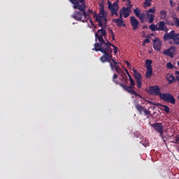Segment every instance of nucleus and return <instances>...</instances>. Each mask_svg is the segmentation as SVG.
Instances as JSON below:
<instances>
[{"mask_svg": "<svg viewBox=\"0 0 179 179\" xmlns=\"http://www.w3.org/2000/svg\"><path fill=\"white\" fill-rule=\"evenodd\" d=\"M73 5V8L78 10H76L73 13L72 17L77 22H82L83 23L87 22L90 19V15L92 13V10H91V8L86 10V6L78 4Z\"/></svg>", "mask_w": 179, "mask_h": 179, "instance_id": "1", "label": "nucleus"}, {"mask_svg": "<svg viewBox=\"0 0 179 179\" xmlns=\"http://www.w3.org/2000/svg\"><path fill=\"white\" fill-rule=\"evenodd\" d=\"M91 14L93 15V17L96 19V22H99V26L101 27H103V23L106 24L108 22V13L105 11L103 5H102L99 8V14H97L95 11L93 10Z\"/></svg>", "mask_w": 179, "mask_h": 179, "instance_id": "2", "label": "nucleus"}, {"mask_svg": "<svg viewBox=\"0 0 179 179\" xmlns=\"http://www.w3.org/2000/svg\"><path fill=\"white\" fill-rule=\"evenodd\" d=\"M95 52H102L103 55L100 57V61L102 63L105 62H111L113 59V49L111 48H107L105 49H96Z\"/></svg>", "mask_w": 179, "mask_h": 179, "instance_id": "3", "label": "nucleus"}, {"mask_svg": "<svg viewBox=\"0 0 179 179\" xmlns=\"http://www.w3.org/2000/svg\"><path fill=\"white\" fill-rule=\"evenodd\" d=\"M103 36H95V41L94 46V48L92 49V50H99V49H107V48H111L110 45H112V43L109 42L107 40V42H106L103 38ZM97 39L99 40V42H97Z\"/></svg>", "mask_w": 179, "mask_h": 179, "instance_id": "4", "label": "nucleus"}, {"mask_svg": "<svg viewBox=\"0 0 179 179\" xmlns=\"http://www.w3.org/2000/svg\"><path fill=\"white\" fill-rule=\"evenodd\" d=\"M163 39L164 41L172 40L173 45H179V33H176L174 30L166 33L163 36Z\"/></svg>", "mask_w": 179, "mask_h": 179, "instance_id": "5", "label": "nucleus"}, {"mask_svg": "<svg viewBox=\"0 0 179 179\" xmlns=\"http://www.w3.org/2000/svg\"><path fill=\"white\" fill-rule=\"evenodd\" d=\"M132 5L131 4V1H128V6L127 8L123 7L120 10V17L117 18V20H123V15H124V17L127 18L130 15V13L131 12V8H132Z\"/></svg>", "mask_w": 179, "mask_h": 179, "instance_id": "6", "label": "nucleus"}, {"mask_svg": "<svg viewBox=\"0 0 179 179\" xmlns=\"http://www.w3.org/2000/svg\"><path fill=\"white\" fill-rule=\"evenodd\" d=\"M159 98L161 100L164 101V102H167L172 105L176 104V99L169 92L160 94Z\"/></svg>", "mask_w": 179, "mask_h": 179, "instance_id": "7", "label": "nucleus"}, {"mask_svg": "<svg viewBox=\"0 0 179 179\" xmlns=\"http://www.w3.org/2000/svg\"><path fill=\"white\" fill-rule=\"evenodd\" d=\"M150 126L154 129V130L159 134L160 137H163L164 134V126L162 123L155 122L151 124Z\"/></svg>", "mask_w": 179, "mask_h": 179, "instance_id": "8", "label": "nucleus"}, {"mask_svg": "<svg viewBox=\"0 0 179 179\" xmlns=\"http://www.w3.org/2000/svg\"><path fill=\"white\" fill-rule=\"evenodd\" d=\"M156 12L155 7H153L152 8H149L148 10H147L146 15L147 17L149 19V22L150 24L154 23L155 22V13Z\"/></svg>", "mask_w": 179, "mask_h": 179, "instance_id": "9", "label": "nucleus"}, {"mask_svg": "<svg viewBox=\"0 0 179 179\" xmlns=\"http://www.w3.org/2000/svg\"><path fill=\"white\" fill-rule=\"evenodd\" d=\"M135 108H136L137 111L138 113L141 115H143V113H144L145 115H150V111L147 110L145 107H143L141 104L140 103H136L135 104Z\"/></svg>", "mask_w": 179, "mask_h": 179, "instance_id": "10", "label": "nucleus"}, {"mask_svg": "<svg viewBox=\"0 0 179 179\" xmlns=\"http://www.w3.org/2000/svg\"><path fill=\"white\" fill-rule=\"evenodd\" d=\"M134 76L135 78L136 84H137V87L138 89L141 88L142 86V82H141V79H142V76L141 74L140 73H138V71L136 69H134Z\"/></svg>", "mask_w": 179, "mask_h": 179, "instance_id": "11", "label": "nucleus"}, {"mask_svg": "<svg viewBox=\"0 0 179 179\" xmlns=\"http://www.w3.org/2000/svg\"><path fill=\"white\" fill-rule=\"evenodd\" d=\"M149 93H151L153 96L159 95V96H160V94H162L160 92V88L158 85L151 86L149 88Z\"/></svg>", "mask_w": 179, "mask_h": 179, "instance_id": "12", "label": "nucleus"}, {"mask_svg": "<svg viewBox=\"0 0 179 179\" xmlns=\"http://www.w3.org/2000/svg\"><path fill=\"white\" fill-rule=\"evenodd\" d=\"M153 44V48L156 51H160L162 50V41L159 40L158 38H155Z\"/></svg>", "mask_w": 179, "mask_h": 179, "instance_id": "13", "label": "nucleus"}, {"mask_svg": "<svg viewBox=\"0 0 179 179\" xmlns=\"http://www.w3.org/2000/svg\"><path fill=\"white\" fill-rule=\"evenodd\" d=\"M139 21L136 19V17L132 16L130 17V24H131V25L133 26V30H137L138 28V25H139Z\"/></svg>", "mask_w": 179, "mask_h": 179, "instance_id": "14", "label": "nucleus"}, {"mask_svg": "<svg viewBox=\"0 0 179 179\" xmlns=\"http://www.w3.org/2000/svg\"><path fill=\"white\" fill-rule=\"evenodd\" d=\"M176 50L175 46H171L169 49H166L164 50L163 55H167L168 57H170L171 58H173L174 52Z\"/></svg>", "mask_w": 179, "mask_h": 179, "instance_id": "15", "label": "nucleus"}, {"mask_svg": "<svg viewBox=\"0 0 179 179\" xmlns=\"http://www.w3.org/2000/svg\"><path fill=\"white\" fill-rule=\"evenodd\" d=\"M168 27L164 21H160L158 23V31H168Z\"/></svg>", "mask_w": 179, "mask_h": 179, "instance_id": "16", "label": "nucleus"}, {"mask_svg": "<svg viewBox=\"0 0 179 179\" xmlns=\"http://www.w3.org/2000/svg\"><path fill=\"white\" fill-rule=\"evenodd\" d=\"M120 85L121 87H122L124 91L127 92L128 93L131 94L133 92H134V90L133 88H134V87L132 86H127L126 85L120 83Z\"/></svg>", "mask_w": 179, "mask_h": 179, "instance_id": "17", "label": "nucleus"}, {"mask_svg": "<svg viewBox=\"0 0 179 179\" xmlns=\"http://www.w3.org/2000/svg\"><path fill=\"white\" fill-rule=\"evenodd\" d=\"M72 4H76L79 6H86L85 0H69Z\"/></svg>", "mask_w": 179, "mask_h": 179, "instance_id": "18", "label": "nucleus"}, {"mask_svg": "<svg viewBox=\"0 0 179 179\" xmlns=\"http://www.w3.org/2000/svg\"><path fill=\"white\" fill-rule=\"evenodd\" d=\"M106 35H107V32L104 29H99L98 31L95 33V37H99V36L104 37Z\"/></svg>", "mask_w": 179, "mask_h": 179, "instance_id": "19", "label": "nucleus"}, {"mask_svg": "<svg viewBox=\"0 0 179 179\" xmlns=\"http://www.w3.org/2000/svg\"><path fill=\"white\" fill-rule=\"evenodd\" d=\"M152 75H153V68L150 66H146V73H145L146 78L150 79Z\"/></svg>", "mask_w": 179, "mask_h": 179, "instance_id": "20", "label": "nucleus"}, {"mask_svg": "<svg viewBox=\"0 0 179 179\" xmlns=\"http://www.w3.org/2000/svg\"><path fill=\"white\" fill-rule=\"evenodd\" d=\"M113 22L116 23V24L118 27H126V24L124 22L123 20L115 18V19H113Z\"/></svg>", "mask_w": 179, "mask_h": 179, "instance_id": "21", "label": "nucleus"}, {"mask_svg": "<svg viewBox=\"0 0 179 179\" xmlns=\"http://www.w3.org/2000/svg\"><path fill=\"white\" fill-rule=\"evenodd\" d=\"M109 64L111 70H114L120 66V62H117L114 59H111V62H109Z\"/></svg>", "mask_w": 179, "mask_h": 179, "instance_id": "22", "label": "nucleus"}, {"mask_svg": "<svg viewBox=\"0 0 179 179\" xmlns=\"http://www.w3.org/2000/svg\"><path fill=\"white\" fill-rule=\"evenodd\" d=\"M172 21L169 24L171 26H176V27H179V18L177 17H173L172 18Z\"/></svg>", "mask_w": 179, "mask_h": 179, "instance_id": "23", "label": "nucleus"}, {"mask_svg": "<svg viewBox=\"0 0 179 179\" xmlns=\"http://www.w3.org/2000/svg\"><path fill=\"white\" fill-rule=\"evenodd\" d=\"M167 19V12L165 10L160 11V20H166Z\"/></svg>", "mask_w": 179, "mask_h": 179, "instance_id": "24", "label": "nucleus"}, {"mask_svg": "<svg viewBox=\"0 0 179 179\" xmlns=\"http://www.w3.org/2000/svg\"><path fill=\"white\" fill-rule=\"evenodd\" d=\"M167 80L169 82V84H172L176 82V79L173 74H168L167 75Z\"/></svg>", "mask_w": 179, "mask_h": 179, "instance_id": "25", "label": "nucleus"}, {"mask_svg": "<svg viewBox=\"0 0 179 179\" xmlns=\"http://www.w3.org/2000/svg\"><path fill=\"white\" fill-rule=\"evenodd\" d=\"M145 148L149 147V141L145 138H142L141 141L140 142Z\"/></svg>", "mask_w": 179, "mask_h": 179, "instance_id": "26", "label": "nucleus"}, {"mask_svg": "<svg viewBox=\"0 0 179 179\" xmlns=\"http://www.w3.org/2000/svg\"><path fill=\"white\" fill-rule=\"evenodd\" d=\"M142 10L139 8H136L134 9V13L136 17H138L141 14Z\"/></svg>", "mask_w": 179, "mask_h": 179, "instance_id": "27", "label": "nucleus"}, {"mask_svg": "<svg viewBox=\"0 0 179 179\" xmlns=\"http://www.w3.org/2000/svg\"><path fill=\"white\" fill-rule=\"evenodd\" d=\"M146 17V14L145 13H141L140 15H138V18L140 20L141 22H144Z\"/></svg>", "mask_w": 179, "mask_h": 179, "instance_id": "28", "label": "nucleus"}, {"mask_svg": "<svg viewBox=\"0 0 179 179\" xmlns=\"http://www.w3.org/2000/svg\"><path fill=\"white\" fill-rule=\"evenodd\" d=\"M162 110L164 111L166 114H169L170 113V109H169V107L166 105H164L162 106Z\"/></svg>", "mask_w": 179, "mask_h": 179, "instance_id": "29", "label": "nucleus"}, {"mask_svg": "<svg viewBox=\"0 0 179 179\" xmlns=\"http://www.w3.org/2000/svg\"><path fill=\"white\" fill-rule=\"evenodd\" d=\"M149 29L153 31H158L157 25H155L154 24L150 25Z\"/></svg>", "mask_w": 179, "mask_h": 179, "instance_id": "30", "label": "nucleus"}, {"mask_svg": "<svg viewBox=\"0 0 179 179\" xmlns=\"http://www.w3.org/2000/svg\"><path fill=\"white\" fill-rule=\"evenodd\" d=\"M152 61L150 59H146L145 63V68L147 67H150L152 68Z\"/></svg>", "mask_w": 179, "mask_h": 179, "instance_id": "31", "label": "nucleus"}, {"mask_svg": "<svg viewBox=\"0 0 179 179\" xmlns=\"http://www.w3.org/2000/svg\"><path fill=\"white\" fill-rule=\"evenodd\" d=\"M147 102H148L150 104H152L155 106H157V107H163L164 106V104H162V103H155V102H152V101H147Z\"/></svg>", "mask_w": 179, "mask_h": 179, "instance_id": "32", "label": "nucleus"}, {"mask_svg": "<svg viewBox=\"0 0 179 179\" xmlns=\"http://www.w3.org/2000/svg\"><path fill=\"white\" fill-rule=\"evenodd\" d=\"M129 78L130 85H131L132 87H134L135 82L130 75H129Z\"/></svg>", "mask_w": 179, "mask_h": 179, "instance_id": "33", "label": "nucleus"}, {"mask_svg": "<svg viewBox=\"0 0 179 179\" xmlns=\"http://www.w3.org/2000/svg\"><path fill=\"white\" fill-rule=\"evenodd\" d=\"M113 47V53H115V55H117V50H118V48L115 45H113V44H111L110 45V47Z\"/></svg>", "mask_w": 179, "mask_h": 179, "instance_id": "34", "label": "nucleus"}, {"mask_svg": "<svg viewBox=\"0 0 179 179\" xmlns=\"http://www.w3.org/2000/svg\"><path fill=\"white\" fill-rule=\"evenodd\" d=\"M166 68H167V69H174V66L171 64V62H169L166 64Z\"/></svg>", "mask_w": 179, "mask_h": 179, "instance_id": "35", "label": "nucleus"}, {"mask_svg": "<svg viewBox=\"0 0 179 179\" xmlns=\"http://www.w3.org/2000/svg\"><path fill=\"white\" fill-rule=\"evenodd\" d=\"M151 1L152 0H145L144 2V5L145 6H151Z\"/></svg>", "mask_w": 179, "mask_h": 179, "instance_id": "36", "label": "nucleus"}, {"mask_svg": "<svg viewBox=\"0 0 179 179\" xmlns=\"http://www.w3.org/2000/svg\"><path fill=\"white\" fill-rule=\"evenodd\" d=\"M131 94L140 97L141 99H142V96L141 94H139L136 91H133V92L131 93Z\"/></svg>", "mask_w": 179, "mask_h": 179, "instance_id": "37", "label": "nucleus"}, {"mask_svg": "<svg viewBox=\"0 0 179 179\" xmlns=\"http://www.w3.org/2000/svg\"><path fill=\"white\" fill-rule=\"evenodd\" d=\"M110 34H111V38H112V41H115V34L114 32L112 29H110Z\"/></svg>", "mask_w": 179, "mask_h": 179, "instance_id": "38", "label": "nucleus"}, {"mask_svg": "<svg viewBox=\"0 0 179 179\" xmlns=\"http://www.w3.org/2000/svg\"><path fill=\"white\" fill-rule=\"evenodd\" d=\"M113 6L115 8H117L118 9V0H117L115 2L113 3Z\"/></svg>", "mask_w": 179, "mask_h": 179, "instance_id": "39", "label": "nucleus"}, {"mask_svg": "<svg viewBox=\"0 0 179 179\" xmlns=\"http://www.w3.org/2000/svg\"><path fill=\"white\" fill-rule=\"evenodd\" d=\"M115 69V71H116V72L117 73H122V69H121V68L120 67V66H117V67H116V69Z\"/></svg>", "mask_w": 179, "mask_h": 179, "instance_id": "40", "label": "nucleus"}, {"mask_svg": "<svg viewBox=\"0 0 179 179\" xmlns=\"http://www.w3.org/2000/svg\"><path fill=\"white\" fill-rule=\"evenodd\" d=\"M108 9H109L110 10H113V9H116V8H115L114 6H113V5L110 3H108Z\"/></svg>", "mask_w": 179, "mask_h": 179, "instance_id": "41", "label": "nucleus"}, {"mask_svg": "<svg viewBox=\"0 0 179 179\" xmlns=\"http://www.w3.org/2000/svg\"><path fill=\"white\" fill-rule=\"evenodd\" d=\"M111 11V15H114L115 13H117V12L118 11V8H115L113 10H110Z\"/></svg>", "mask_w": 179, "mask_h": 179, "instance_id": "42", "label": "nucleus"}, {"mask_svg": "<svg viewBox=\"0 0 179 179\" xmlns=\"http://www.w3.org/2000/svg\"><path fill=\"white\" fill-rule=\"evenodd\" d=\"M175 73H176V78L177 80V81L179 83V71H175Z\"/></svg>", "mask_w": 179, "mask_h": 179, "instance_id": "43", "label": "nucleus"}, {"mask_svg": "<svg viewBox=\"0 0 179 179\" xmlns=\"http://www.w3.org/2000/svg\"><path fill=\"white\" fill-rule=\"evenodd\" d=\"M144 43L148 44L150 43V41L149 40L148 37L146 36V38L144 40Z\"/></svg>", "mask_w": 179, "mask_h": 179, "instance_id": "44", "label": "nucleus"}, {"mask_svg": "<svg viewBox=\"0 0 179 179\" xmlns=\"http://www.w3.org/2000/svg\"><path fill=\"white\" fill-rule=\"evenodd\" d=\"M176 142H172L173 143L178 144L179 142V135H177L176 137Z\"/></svg>", "mask_w": 179, "mask_h": 179, "instance_id": "45", "label": "nucleus"}, {"mask_svg": "<svg viewBox=\"0 0 179 179\" xmlns=\"http://www.w3.org/2000/svg\"><path fill=\"white\" fill-rule=\"evenodd\" d=\"M116 78H117V75L115 73L113 74V82H115L116 83V81L115 80Z\"/></svg>", "mask_w": 179, "mask_h": 179, "instance_id": "46", "label": "nucleus"}, {"mask_svg": "<svg viewBox=\"0 0 179 179\" xmlns=\"http://www.w3.org/2000/svg\"><path fill=\"white\" fill-rule=\"evenodd\" d=\"M124 71L127 73V76H129L130 74H129L128 70L126 68H124Z\"/></svg>", "mask_w": 179, "mask_h": 179, "instance_id": "47", "label": "nucleus"}, {"mask_svg": "<svg viewBox=\"0 0 179 179\" xmlns=\"http://www.w3.org/2000/svg\"><path fill=\"white\" fill-rule=\"evenodd\" d=\"M124 62L127 65L128 67L130 66V63L128 61H125Z\"/></svg>", "mask_w": 179, "mask_h": 179, "instance_id": "48", "label": "nucleus"}, {"mask_svg": "<svg viewBox=\"0 0 179 179\" xmlns=\"http://www.w3.org/2000/svg\"><path fill=\"white\" fill-rule=\"evenodd\" d=\"M170 4L171 7H174L172 0H170Z\"/></svg>", "mask_w": 179, "mask_h": 179, "instance_id": "49", "label": "nucleus"}, {"mask_svg": "<svg viewBox=\"0 0 179 179\" xmlns=\"http://www.w3.org/2000/svg\"><path fill=\"white\" fill-rule=\"evenodd\" d=\"M88 20H90V22L92 26H93V21L91 20V18L88 19Z\"/></svg>", "mask_w": 179, "mask_h": 179, "instance_id": "50", "label": "nucleus"}, {"mask_svg": "<svg viewBox=\"0 0 179 179\" xmlns=\"http://www.w3.org/2000/svg\"><path fill=\"white\" fill-rule=\"evenodd\" d=\"M147 28H148L147 25H144V26L143 27V29H147Z\"/></svg>", "mask_w": 179, "mask_h": 179, "instance_id": "51", "label": "nucleus"}, {"mask_svg": "<svg viewBox=\"0 0 179 179\" xmlns=\"http://www.w3.org/2000/svg\"><path fill=\"white\" fill-rule=\"evenodd\" d=\"M113 15H115L117 17L118 16V13H117H117H115V14H113Z\"/></svg>", "mask_w": 179, "mask_h": 179, "instance_id": "52", "label": "nucleus"}, {"mask_svg": "<svg viewBox=\"0 0 179 179\" xmlns=\"http://www.w3.org/2000/svg\"><path fill=\"white\" fill-rule=\"evenodd\" d=\"M145 44H147L146 43H145V41H143V45L145 46Z\"/></svg>", "mask_w": 179, "mask_h": 179, "instance_id": "53", "label": "nucleus"}, {"mask_svg": "<svg viewBox=\"0 0 179 179\" xmlns=\"http://www.w3.org/2000/svg\"><path fill=\"white\" fill-rule=\"evenodd\" d=\"M151 36H154V34H151Z\"/></svg>", "mask_w": 179, "mask_h": 179, "instance_id": "54", "label": "nucleus"}, {"mask_svg": "<svg viewBox=\"0 0 179 179\" xmlns=\"http://www.w3.org/2000/svg\"><path fill=\"white\" fill-rule=\"evenodd\" d=\"M177 10L179 11V6L177 8Z\"/></svg>", "mask_w": 179, "mask_h": 179, "instance_id": "55", "label": "nucleus"}, {"mask_svg": "<svg viewBox=\"0 0 179 179\" xmlns=\"http://www.w3.org/2000/svg\"><path fill=\"white\" fill-rule=\"evenodd\" d=\"M178 66H179V61L178 62Z\"/></svg>", "mask_w": 179, "mask_h": 179, "instance_id": "56", "label": "nucleus"}, {"mask_svg": "<svg viewBox=\"0 0 179 179\" xmlns=\"http://www.w3.org/2000/svg\"><path fill=\"white\" fill-rule=\"evenodd\" d=\"M178 101H179V95L178 96Z\"/></svg>", "mask_w": 179, "mask_h": 179, "instance_id": "57", "label": "nucleus"}, {"mask_svg": "<svg viewBox=\"0 0 179 179\" xmlns=\"http://www.w3.org/2000/svg\"><path fill=\"white\" fill-rule=\"evenodd\" d=\"M122 1H126L127 0H122Z\"/></svg>", "mask_w": 179, "mask_h": 179, "instance_id": "58", "label": "nucleus"}, {"mask_svg": "<svg viewBox=\"0 0 179 179\" xmlns=\"http://www.w3.org/2000/svg\"><path fill=\"white\" fill-rule=\"evenodd\" d=\"M153 109H155V107H153Z\"/></svg>", "mask_w": 179, "mask_h": 179, "instance_id": "59", "label": "nucleus"}, {"mask_svg": "<svg viewBox=\"0 0 179 179\" xmlns=\"http://www.w3.org/2000/svg\"><path fill=\"white\" fill-rule=\"evenodd\" d=\"M178 152H179V146H178Z\"/></svg>", "mask_w": 179, "mask_h": 179, "instance_id": "60", "label": "nucleus"}, {"mask_svg": "<svg viewBox=\"0 0 179 179\" xmlns=\"http://www.w3.org/2000/svg\"><path fill=\"white\" fill-rule=\"evenodd\" d=\"M178 136H179V134H178Z\"/></svg>", "mask_w": 179, "mask_h": 179, "instance_id": "61", "label": "nucleus"}]
</instances>
